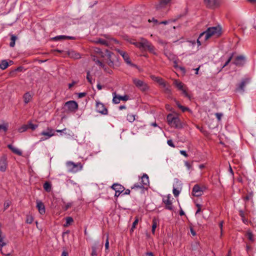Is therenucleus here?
<instances>
[{"label":"nucleus","instance_id":"nucleus-39","mask_svg":"<svg viewBox=\"0 0 256 256\" xmlns=\"http://www.w3.org/2000/svg\"><path fill=\"white\" fill-rule=\"evenodd\" d=\"M93 60L94 61L96 62V64H97L99 66H100V67H102V68H104V65L103 64V63L102 62H100V60H96L94 56Z\"/></svg>","mask_w":256,"mask_h":256},{"label":"nucleus","instance_id":"nucleus-28","mask_svg":"<svg viewBox=\"0 0 256 256\" xmlns=\"http://www.w3.org/2000/svg\"><path fill=\"white\" fill-rule=\"evenodd\" d=\"M99 244L98 242H95V244L94 246H93L92 248V252L91 254L92 256H98V252H97V248H98V246Z\"/></svg>","mask_w":256,"mask_h":256},{"label":"nucleus","instance_id":"nucleus-53","mask_svg":"<svg viewBox=\"0 0 256 256\" xmlns=\"http://www.w3.org/2000/svg\"><path fill=\"white\" fill-rule=\"evenodd\" d=\"M10 202H6L4 204V210H6L7 209L8 206H10Z\"/></svg>","mask_w":256,"mask_h":256},{"label":"nucleus","instance_id":"nucleus-8","mask_svg":"<svg viewBox=\"0 0 256 256\" xmlns=\"http://www.w3.org/2000/svg\"><path fill=\"white\" fill-rule=\"evenodd\" d=\"M171 198L172 196L169 194L164 196L162 199L163 202L166 204V208L169 210H172L173 209Z\"/></svg>","mask_w":256,"mask_h":256},{"label":"nucleus","instance_id":"nucleus-18","mask_svg":"<svg viewBox=\"0 0 256 256\" xmlns=\"http://www.w3.org/2000/svg\"><path fill=\"white\" fill-rule=\"evenodd\" d=\"M112 188L114 190L115 192H118V195H120V194L124 190V187L118 184H114L112 186Z\"/></svg>","mask_w":256,"mask_h":256},{"label":"nucleus","instance_id":"nucleus-46","mask_svg":"<svg viewBox=\"0 0 256 256\" xmlns=\"http://www.w3.org/2000/svg\"><path fill=\"white\" fill-rule=\"evenodd\" d=\"M66 224H70L73 222V219L72 217H67L66 218Z\"/></svg>","mask_w":256,"mask_h":256},{"label":"nucleus","instance_id":"nucleus-59","mask_svg":"<svg viewBox=\"0 0 256 256\" xmlns=\"http://www.w3.org/2000/svg\"><path fill=\"white\" fill-rule=\"evenodd\" d=\"M72 206L71 203L67 204L64 206V210H67L69 208H70Z\"/></svg>","mask_w":256,"mask_h":256},{"label":"nucleus","instance_id":"nucleus-16","mask_svg":"<svg viewBox=\"0 0 256 256\" xmlns=\"http://www.w3.org/2000/svg\"><path fill=\"white\" fill-rule=\"evenodd\" d=\"M7 168L6 159L5 157H2L0 158V171L4 172Z\"/></svg>","mask_w":256,"mask_h":256},{"label":"nucleus","instance_id":"nucleus-6","mask_svg":"<svg viewBox=\"0 0 256 256\" xmlns=\"http://www.w3.org/2000/svg\"><path fill=\"white\" fill-rule=\"evenodd\" d=\"M182 189V184L180 182L177 178L174 180V184L173 186V194L174 196H178L180 192V190Z\"/></svg>","mask_w":256,"mask_h":256},{"label":"nucleus","instance_id":"nucleus-57","mask_svg":"<svg viewBox=\"0 0 256 256\" xmlns=\"http://www.w3.org/2000/svg\"><path fill=\"white\" fill-rule=\"evenodd\" d=\"M86 93L85 92H80L78 94V98H82L86 96Z\"/></svg>","mask_w":256,"mask_h":256},{"label":"nucleus","instance_id":"nucleus-50","mask_svg":"<svg viewBox=\"0 0 256 256\" xmlns=\"http://www.w3.org/2000/svg\"><path fill=\"white\" fill-rule=\"evenodd\" d=\"M105 248L106 250H108L109 248V242L108 239V236H106V240L105 244Z\"/></svg>","mask_w":256,"mask_h":256},{"label":"nucleus","instance_id":"nucleus-49","mask_svg":"<svg viewBox=\"0 0 256 256\" xmlns=\"http://www.w3.org/2000/svg\"><path fill=\"white\" fill-rule=\"evenodd\" d=\"M86 78H87L88 80V82L92 84V78L90 76V72H87Z\"/></svg>","mask_w":256,"mask_h":256},{"label":"nucleus","instance_id":"nucleus-19","mask_svg":"<svg viewBox=\"0 0 256 256\" xmlns=\"http://www.w3.org/2000/svg\"><path fill=\"white\" fill-rule=\"evenodd\" d=\"M36 208L40 214H43L45 212L44 206L42 202L40 200L36 201Z\"/></svg>","mask_w":256,"mask_h":256},{"label":"nucleus","instance_id":"nucleus-21","mask_svg":"<svg viewBox=\"0 0 256 256\" xmlns=\"http://www.w3.org/2000/svg\"><path fill=\"white\" fill-rule=\"evenodd\" d=\"M140 183L144 187L147 186L149 184V178L146 174H144L142 176Z\"/></svg>","mask_w":256,"mask_h":256},{"label":"nucleus","instance_id":"nucleus-5","mask_svg":"<svg viewBox=\"0 0 256 256\" xmlns=\"http://www.w3.org/2000/svg\"><path fill=\"white\" fill-rule=\"evenodd\" d=\"M54 131L53 129L48 128L46 131H43L40 133V135L44 136L40 139V141L46 140L52 136H54Z\"/></svg>","mask_w":256,"mask_h":256},{"label":"nucleus","instance_id":"nucleus-63","mask_svg":"<svg viewBox=\"0 0 256 256\" xmlns=\"http://www.w3.org/2000/svg\"><path fill=\"white\" fill-rule=\"evenodd\" d=\"M157 225H152V232L153 233L154 232L156 228Z\"/></svg>","mask_w":256,"mask_h":256},{"label":"nucleus","instance_id":"nucleus-24","mask_svg":"<svg viewBox=\"0 0 256 256\" xmlns=\"http://www.w3.org/2000/svg\"><path fill=\"white\" fill-rule=\"evenodd\" d=\"M8 147L14 153L18 154V156H21L22 154V152L18 149V148L14 146L12 144H8Z\"/></svg>","mask_w":256,"mask_h":256},{"label":"nucleus","instance_id":"nucleus-15","mask_svg":"<svg viewBox=\"0 0 256 256\" xmlns=\"http://www.w3.org/2000/svg\"><path fill=\"white\" fill-rule=\"evenodd\" d=\"M164 54L165 56L170 60L174 61V66L176 67L177 66H176V56L174 55L173 54H172L170 52L167 50H164Z\"/></svg>","mask_w":256,"mask_h":256},{"label":"nucleus","instance_id":"nucleus-27","mask_svg":"<svg viewBox=\"0 0 256 256\" xmlns=\"http://www.w3.org/2000/svg\"><path fill=\"white\" fill-rule=\"evenodd\" d=\"M66 39L69 40H74V37L70 36H58L54 38V40H64Z\"/></svg>","mask_w":256,"mask_h":256},{"label":"nucleus","instance_id":"nucleus-11","mask_svg":"<svg viewBox=\"0 0 256 256\" xmlns=\"http://www.w3.org/2000/svg\"><path fill=\"white\" fill-rule=\"evenodd\" d=\"M96 111L103 114H108V110L104 106V104L100 102H97L96 104Z\"/></svg>","mask_w":256,"mask_h":256},{"label":"nucleus","instance_id":"nucleus-30","mask_svg":"<svg viewBox=\"0 0 256 256\" xmlns=\"http://www.w3.org/2000/svg\"><path fill=\"white\" fill-rule=\"evenodd\" d=\"M9 65V63L6 60H2L0 64V68L2 70H5Z\"/></svg>","mask_w":256,"mask_h":256},{"label":"nucleus","instance_id":"nucleus-42","mask_svg":"<svg viewBox=\"0 0 256 256\" xmlns=\"http://www.w3.org/2000/svg\"><path fill=\"white\" fill-rule=\"evenodd\" d=\"M28 126V128H31L32 130H35L38 127L37 124H34L30 122L29 123Z\"/></svg>","mask_w":256,"mask_h":256},{"label":"nucleus","instance_id":"nucleus-36","mask_svg":"<svg viewBox=\"0 0 256 256\" xmlns=\"http://www.w3.org/2000/svg\"><path fill=\"white\" fill-rule=\"evenodd\" d=\"M176 116H173L172 114H169L167 116V121L168 124L170 125L172 122H173V119L175 118Z\"/></svg>","mask_w":256,"mask_h":256},{"label":"nucleus","instance_id":"nucleus-48","mask_svg":"<svg viewBox=\"0 0 256 256\" xmlns=\"http://www.w3.org/2000/svg\"><path fill=\"white\" fill-rule=\"evenodd\" d=\"M215 115L218 120L220 121V120L223 114L222 113H216Z\"/></svg>","mask_w":256,"mask_h":256},{"label":"nucleus","instance_id":"nucleus-55","mask_svg":"<svg viewBox=\"0 0 256 256\" xmlns=\"http://www.w3.org/2000/svg\"><path fill=\"white\" fill-rule=\"evenodd\" d=\"M180 153L181 154L184 156L185 157L188 156V155L187 154L186 152L184 150H180Z\"/></svg>","mask_w":256,"mask_h":256},{"label":"nucleus","instance_id":"nucleus-54","mask_svg":"<svg viewBox=\"0 0 256 256\" xmlns=\"http://www.w3.org/2000/svg\"><path fill=\"white\" fill-rule=\"evenodd\" d=\"M190 232H191L193 236H196V232L194 231V228L193 227H190Z\"/></svg>","mask_w":256,"mask_h":256},{"label":"nucleus","instance_id":"nucleus-37","mask_svg":"<svg viewBox=\"0 0 256 256\" xmlns=\"http://www.w3.org/2000/svg\"><path fill=\"white\" fill-rule=\"evenodd\" d=\"M135 115L133 114H128L127 116V120L128 122H132L135 120Z\"/></svg>","mask_w":256,"mask_h":256},{"label":"nucleus","instance_id":"nucleus-23","mask_svg":"<svg viewBox=\"0 0 256 256\" xmlns=\"http://www.w3.org/2000/svg\"><path fill=\"white\" fill-rule=\"evenodd\" d=\"M161 86L163 88V90L166 94H172L170 86L168 84L164 82V84H162Z\"/></svg>","mask_w":256,"mask_h":256},{"label":"nucleus","instance_id":"nucleus-13","mask_svg":"<svg viewBox=\"0 0 256 256\" xmlns=\"http://www.w3.org/2000/svg\"><path fill=\"white\" fill-rule=\"evenodd\" d=\"M203 191L202 188L198 185L196 184L192 188V194L195 196H200L202 195Z\"/></svg>","mask_w":256,"mask_h":256},{"label":"nucleus","instance_id":"nucleus-34","mask_svg":"<svg viewBox=\"0 0 256 256\" xmlns=\"http://www.w3.org/2000/svg\"><path fill=\"white\" fill-rule=\"evenodd\" d=\"M246 236L248 238V239L252 242H254V236H253V234L252 232L250 230H248V232H246Z\"/></svg>","mask_w":256,"mask_h":256},{"label":"nucleus","instance_id":"nucleus-14","mask_svg":"<svg viewBox=\"0 0 256 256\" xmlns=\"http://www.w3.org/2000/svg\"><path fill=\"white\" fill-rule=\"evenodd\" d=\"M246 61V58L243 56H239L236 57L234 64L238 66H242Z\"/></svg>","mask_w":256,"mask_h":256},{"label":"nucleus","instance_id":"nucleus-47","mask_svg":"<svg viewBox=\"0 0 256 256\" xmlns=\"http://www.w3.org/2000/svg\"><path fill=\"white\" fill-rule=\"evenodd\" d=\"M144 188V186L141 184V183H140V184H134V186L132 187V188Z\"/></svg>","mask_w":256,"mask_h":256},{"label":"nucleus","instance_id":"nucleus-44","mask_svg":"<svg viewBox=\"0 0 256 256\" xmlns=\"http://www.w3.org/2000/svg\"><path fill=\"white\" fill-rule=\"evenodd\" d=\"M94 51L97 54H100L102 56H103L102 52L101 51V50L98 48H94Z\"/></svg>","mask_w":256,"mask_h":256},{"label":"nucleus","instance_id":"nucleus-17","mask_svg":"<svg viewBox=\"0 0 256 256\" xmlns=\"http://www.w3.org/2000/svg\"><path fill=\"white\" fill-rule=\"evenodd\" d=\"M170 126L172 127L178 128H182V127L180 118L177 116H176L175 118L173 119V122Z\"/></svg>","mask_w":256,"mask_h":256},{"label":"nucleus","instance_id":"nucleus-58","mask_svg":"<svg viewBox=\"0 0 256 256\" xmlns=\"http://www.w3.org/2000/svg\"><path fill=\"white\" fill-rule=\"evenodd\" d=\"M26 222L28 224H30L32 222V218L31 217H28L26 220Z\"/></svg>","mask_w":256,"mask_h":256},{"label":"nucleus","instance_id":"nucleus-52","mask_svg":"<svg viewBox=\"0 0 256 256\" xmlns=\"http://www.w3.org/2000/svg\"><path fill=\"white\" fill-rule=\"evenodd\" d=\"M196 207L198 208V210H196V214H198L199 212H200V210H201V207H202V206H201V205H200V204H196Z\"/></svg>","mask_w":256,"mask_h":256},{"label":"nucleus","instance_id":"nucleus-35","mask_svg":"<svg viewBox=\"0 0 256 256\" xmlns=\"http://www.w3.org/2000/svg\"><path fill=\"white\" fill-rule=\"evenodd\" d=\"M16 38H17L16 36H15L14 35H12L11 38H10L11 42L10 44V46L14 47V46L15 42H16Z\"/></svg>","mask_w":256,"mask_h":256},{"label":"nucleus","instance_id":"nucleus-31","mask_svg":"<svg viewBox=\"0 0 256 256\" xmlns=\"http://www.w3.org/2000/svg\"><path fill=\"white\" fill-rule=\"evenodd\" d=\"M152 78L154 81L156 82L160 86L164 84V83L165 82L162 78L156 77L155 76H152Z\"/></svg>","mask_w":256,"mask_h":256},{"label":"nucleus","instance_id":"nucleus-61","mask_svg":"<svg viewBox=\"0 0 256 256\" xmlns=\"http://www.w3.org/2000/svg\"><path fill=\"white\" fill-rule=\"evenodd\" d=\"M62 256H68V253L66 251L64 250L62 252Z\"/></svg>","mask_w":256,"mask_h":256},{"label":"nucleus","instance_id":"nucleus-51","mask_svg":"<svg viewBox=\"0 0 256 256\" xmlns=\"http://www.w3.org/2000/svg\"><path fill=\"white\" fill-rule=\"evenodd\" d=\"M167 143H168V146H172V148H174L175 147V146H174L172 141L171 140H168V142H167Z\"/></svg>","mask_w":256,"mask_h":256},{"label":"nucleus","instance_id":"nucleus-29","mask_svg":"<svg viewBox=\"0 0 256 256\" xmlns=\"http://www.w3.org/2000/svg\"><path fill=\"white\" fill-rule=\"evenodd\" d=\"M32 98V96L29 92L26 93L24 96V100L25 104L29 102Z\"/></svg>","mask_w":256,"mask_h":256},{"label":"nucleus","instance_id":"nucleus-10","mask_svg":"<svg viewBox=\"0 0 256 256\" xmlns=\"http://www.w3.org/2000/svg\"><path fill=\"white\" fill-rule=\"evenodd\" d=\"M205 4L209 8H214L220 4V0H204Z\"/></svg>","mask_w":256,"mask_h":256},{"label":"nucleus","instance_id":"nucleus-7","mask_svg":"<svg viewBox=\"0 0 256 256\" xmlns=\"http://www.w3.org/2000/svg\"><path fill=\"white\" fill-rule=\"evenodd\" d=\"M174 84L176 87L180 90H181L184 96L188 98H190V96L186 92V89L184 88V84L182 82L177 80H175L174 82Z\"/></svg>","mask_w":256,"mask_h":256},{"label":"nucleus","instance_id":"nucleus-1","mask_svg":"<svg viewBox=\"0 0 256 256\" xmlns=\"http://www.w3.org/2000/svg\"><path fill=\"white\" fill-rule=\"evenodd\" d=\"M221 34V28L220 26L210 27L208 30L200 34L197 43L198 46L201 45L206 40L212 36L218 37Z\"/></svg>","mask_w":256,"mask_h":256},{"label":"nucleus","instance_id":"nucleus-43","mask_svg":"<svg viewBox=\"0 0 256 256\" xmlns=\"http://www.w3.org/2000/svg\"><path fill=\"white\" fill-rule=\"evenodd\" d=\"M233 55L234 54H232L231 56L228 58V60H227V61L226 62V63L224 64L223 66H222V68H224L225 66H226L231 61V60H232V58L233 57Z\"/></svg>","mask_w":256,"mask_h":256},{"label":"nucleus","instance_id":"nucleus-2","mask_svg":"<svg viewBox=\"0 0 256 256\" xmlns=\"http://www.w3.org/2000/svg\"><path fill=\"white\" fill-rule=\"evenodd\" d=\"M130 42L141 50H148L150 52L154 54H156L154 47L150 42L143 38H140L138 42L132 40L130 41Z\"/></svg>","mask_w":256,"mask_h":256},{"label":"nucleus","instance_id":"nucleus-62","mask_svg":"<svg viewBox=\"0 0 256 256\" xmlns=\"http://www.w3.org/2000/svg\"><path fill=\"white\" fill-rule=\"evenodd\" d=\"M176 104L177 106H178L179 108H182V105L180 104V102H178V101H176Z\"/></svg>","mask_w":256,"mask_h":256},{"label":"nucleus","instance_id":"nucleus-60","mask_svg":"<svg viewBox=\"0 0 256 256\" xmlns=\"http://www.w3.org/2000/svg\"><path fill=\"white\" fill-rule=\"evenodd\" d=\"M229 172H230L232 176H234V172H233V171H232V167L230 166V168H229Z\"/></svg>","mask_w":256,"mask_h":256},{"label":"nucleus","instance_id":"nucleus-26","mask_svg":"<svg viewBox=\"0 0 256 256\" xmlns=\"http://www.w3.org/2000/svg\"><path fill=\"white\" fill-rule=\"evenodd\" d=\"M172 0H160L158 4L157 5V8H160L169 4Z\"/></svg>","mask_w":256,"mask_h":256},{"label":"nucleus","instance_id":"nucleus-41","mask_svg":"<svg viewBox=\"0 0 256 256\" xmlns=\"http://www.w3.org/2000/svg\"><path fill=\"white\" fill-rule=\"evenodd\" d=\"M28 128V125H24L18 129V132H25Z\"/></svg>","mask_w":256,"mask_h":256},{"label":"nucleus","instance_id":"nucleus-12","mask_svg":"<svg viewBox=\"0 0 256 256\" xmlns=\"http://www.w3.org/2000/svg\"><path fill=\"white\" fill-rule=\"evenodd\" d=\"M65 106L70 111H74L75 110H77L78 108L77 103L75 101L73 100L67 102L65 104Z\"/></svg>","mask_w":256,"mask_h":256},{"label":"nucleus","instance_id":"nucleus-3","mask_svg":"<svg viewBox=\"0 0 256 256\" xmlns=\"http://www.w3.org/2000/svg\"><path fill=\"white\" fill-rule=\"evenodd\" d=\"M132 80L135 86L141 91L145 92L148 89V86L144 81L136 78H133Z\"/></svg>","mask_w":256,"mask_h":256},{"label":"nucleus","instance_id":"nucleus-32","mask_svg":"<svg viewBox=\"0 0 256 256\" xmlns=\"http://www.w3.org/2000/svg\"><path fill=\"white\" fill-rule=\"evenodd\" d=\"M44 190L48 192H50L52 189V185L48 182H46L44 184Z\"/></svg>","mask_w":256,"mask_h":256},{"label":"nucleus","instance_id":"nucleus-9","mask_svg":"<svg viewBox=\"0 0 256 256\" xmlns=\"http://www.w3.org/2000/svg\"><path fill=\"white\" fill-rule=\"evenodd\" d=\"M112 102L116 104H119L120 100L126 101L128 99V97L126 95H125L124 96H120L119 95H117L116 92H114L112 94Z\"/></svg>","mask_w":256,"mask_h":256},{"label":"nucleus","instance_id":"nucleus-20","mask_svg":"<svg viewBox=\"0 0 256 256\" xmlns=\"http://www.w3.org/2000/svg\"><path fill=\"white\" fill-rule=\"evenodd\" d=\"M248 79H245L242 80V82L240 84L238 87L237 88V90L242 92H244V86L247 84L248 83Z\"/></svg>","mask_w":256,"mask_h":256},{"label":"nucleus","instance_id":"nucleus-64","mask_svg":"<svg viewBox=\"0 0 256 256\" xmlns=\"http://www.w3.org/2000/svg\"><path fill=\"white\" fill-rule=\"evenodd\" d=\"M146 256H154V254H152V252H147L146 254Z\"/></svg>","mask_w":256,"mask_h":256},{"label":"nucleus","instance_id":"nucleus-45","mask_svg":"<svg viewBox=\"0 0 256 256\" xmlns=\"http://www.w3.org/2000/svg\"><path fill=\"white\" fill-rule=\"evenodd\" d=\"M184 165L186 167L187 169L188 170H190L192 168V166L188 162L185 161L184 162Z\"/></svg>","mask_w":256,"mask_h":256},{"label":"nucleus","instance_id":"nucleus-40","mask_svg":"<svg viewBox=\"0 0 256 256\" xmlns=\"http://www.w3.org/2000/svg\"><path fill=\"white\" fill-rule=\"evenodd\" d=\"M253 196V194L252 192H250L244 198V200H249L252 199Z\"/></svg>","mask_w":256,"mask_h":256},{"label":"nucleus","instance_id":"nucleus-22","mask_svg":"<svg viewBox=\"0 0 256 256\" xmlns=\"http://www.w3.org/2000/svg\"><path fill=\"white\" fill-rule=\"evenodd\" d=\"M117 51L122 56L127 64H130L128 56L126 52L120 50H118Z\"/></svg>","mask_w":256,"mask_h":256},{"label":"nucleus","instance_id":"nucleus-33","mask_svg":"<svg viewBox=\"0 0 256 256\" xmlns=\"http://www.w3.org/2000/svg\"><path fill=\"white\" fill-rule=\"evenodd\" d=\"M70 56L73 58H74L78 59L80 58V54L79 53L76 52H72L70 53Z\"/></svg>","mask_w":256,"mask_h":256},{"label":"nucleus","instance_id":"nucleus-38","mask_svg":"<svg viewBox=\"0 0 256 256\" xmlns=\"http://www.w3.org/2000/svg\"><path fill=\"white\" fill-rule=\"evenodd\" d=\"M8 124H0V130H3L4 132H6L8 130Z\"/></svg>","mask_w":256,"mask_h":256},{"label":"nucleus","instance_id":"nucleus-4","mask_svg":"<svg viewBox=\"0 0 256 256\" xmlns=\"http://www.w3.org/2000/svg\"><path fill=\"white\" fill-rule=\"evenodd\" d=\"M66 164L68 170L72 172H76L82 168V166L80 162L76 164L72 162H68Z\"/></svg>","mask_w":256,"mask_h":256},{"label":"nucleus","instance_id":"nucleus-25","mask_svg":"<svg viewBox=\"0 0 256 256\" xmlns=\"http://www.w3.org/2000/svg\"><path fill=\"white\" fill-rule=\"evenodd\" d=\"M94 42L96 44H100L102 45L108 46H109V42L107 40H103L102 38H98L94 41Z\"/></svg>","mask_w":256,"mask_h":256},{"label":"nucleus","instance_id":"nucleus-56","mask_svg":"<svg viewBox=\"0 0 256 256\" xmlns=\"http://www.w3.org/2000/svg\"><path fill=\"white\" fill-rule=\"evenodd\" d=\"M180 109L183 112H184L186 110H190L188 108L186 107H184V106H182V108H180Z\"/></svg>","mask_w":256,"mask_h":256}]
</instances>
